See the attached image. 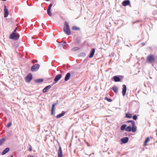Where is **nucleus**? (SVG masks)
<instances>
[{"label": "nucleus", "instance_id": "nucleus-23", "mask_svg": "<svg viewBox=\"0 0 157 157\" xmlns=\"http://www.w3.org/2000/svg\"><path fill=\"white\" fill-rule=\"evenodd\" d=\"M72 29L74 30H80L79 28L75 26H73Z\"/></svg>", "mask_w": 157, "mask_h": 157}, {"label": "nucleus", "instance_id": "nucleus-12", "mask_svg": "<svg viewBox=\"0 0 157 157\" xmlns=\"http://www.w3.org/2000/svg\"><path fill=\"white\" fill-rule=\"evenodd\" d=\"M95 50L94 48H93L91 49V51H90V54L89 56L90 58H92L93 56L95 53Z\"/></svg>", "mask_w": 157, "mask_h": 157}, {"label": "nucleus", "instance_id": "nucleus-16", "mask_svg": "<svg viewBox=\"0 0 157 157\" xmlns=\"http://www.w3.org/2000/svg\"><path fill=\"white\" fill-rule=\"evenodd\" d=\"M10 150L9 148L7 147L6 148L2 153V155H4L7 153Z\"/></svg>", "mask_w": 157, "mask_h": 157}, {"label": "nucleus", "instance_id": "nucleus-31", "mask_svg": "<svg viewBox=\"0 0 157 157\" xmlns=\"http://www.w3.org/2000/svg\"><path fill=\"white\" fill-rule=\"evenodd\" d=\"M52 6V4H50L47 10H51Z\"/></svg>", "mask_w": 157, "mask_h": 157}, {"label": "nucleus", "instance_id": "nucleus-35", "mask_svg": "<svg viewBox=\"0 0 157 157\" xmlns=\"http://www.w3.org/2000/svg\"><path fill=\"white\" fill-rule=\"evenodd\" d=\"M37 62V60H36L35 62Z\"/></svg>", "mask_w": 157, "mask_h": 157}, {"label": "nucleus", "instance_id": "nucleus-6", "mask_svg": "<svg viewBox=\"0 0 157 157\" xmlns=\"http://www.w3.org/2000/svg\"><path fill=\"white\" fill-rule=\"evenodd\" d=\"M33 76L32 74H29L27 76L25 79L26 82H29L32 79Z\"/></svg>", "mask_w": 157, "mask_h": 157}, {"label": "nucleus", "instance_id": "nucleus-22", "mask_svg": "<svg viewBox=\"0 0 157 157\" xmlns=\"http://www.w3.org/2000/svg\"><path fill=\"white\" fill-rule=\"evenodd\" d=\"M131 129H132V126H129L127 127H126V128L125 130L126 131L130 132V131H131Z\"/></svg>", "mask_w": 157, "mask_h": 157}, {"label": "nucleus", "instance_id": "nucleus-14", "mask_svg": "<svg viewBox=\"0 0 157 157\" xmlns=\"http://www.w3.org/2000/svg\"><path fill=\"white\" fill-rule=\"evenodd\" d=\"M71 76V74L69 73H68L65 76L64 80L65 81H68L70 78Z\"/></svg>", "mask_w": 157, "mask_h": 157}, {"label": "nucleus", "instance_id": "nucleus-18", "mask_svg": "<svg viewBox=\"0 0 157 157\" xmlns=\"http://www.w3.org/2000/svg\"><path fill=\"white\" fill-rule=\"evenodd\" d=\"M122 5L124 6H125L130 4L129 1H124L122 2Z\"/></svg>", "mask_w": 157, "mask_h": 157}, {"label": "nucleus", "instance_id": "nucleus-28", "mask_svg": "<svg viewBox=\"0 0 157 157\" xmlns=\"http://www.w3.org/2000/svg\"><path fill=\"white\" fill-rule=\"evenodd\" d=\"M5 139L4 138H2L0 140V146L2 145L4 142Z\"/></svg>", "mask_w": 157, "mask_h": 157}, {"label": "nucleus", "instance_id": "nucleus-15", "mask_svg": "<svg viewBox=\"0 0 157 157\" xmlns=\"http://www.w3.org/2000/svg\"><path fill=\"white\" fill-rule=\"evenodd\" d=\"M51 88V86L50 85H48L46 87H45L43 90V93L46 92L47 91H48L50 88Z\"/></svg>", "mask_w": 157, "mask_h": 157}, {"label": "nucleus", "instance_id": "nucleus-4", "mask_svg": "<svg viewBox=\"0 0 157 157\" xmlns=\"http://www.w3.org/2000/svg\"><path fill=\"white\" fill-rule=\"evenodd\" d=\"M127 122H131L132 125L131 131L133 132H136V128L135 125V122L132 121H128Z\"/></svg>", "mask_w": 157, "mask_h": 157}, {"label": "nucleus", "instance_id": "nucleus-9", "mask_svg": "<svg viewBox=\"0 0 157 157\" xmlns=\"http://www.w3.org/2000/svg\"><path fill=\"white\" fill-rule=\"evenodd\" d=\"M122 94L123 96H124L126 93L127 88L126 85L124 84L122 85Z\"/></svg>", "mask_w": 157, "mask_h": 157}, {"label": "nucleus", "instance_id": "nucleus-34", "mask_svg": "<svg viewBox=\"0 0 157 157\" xmlns=\"http://www.w3.org/2000/svg\"><path fill=\"white\" fill-rule=\"evenodd\" d=\"M27 157H34L33 156H27Z\"/></svg>", "mask_w": 157, "mask_h": 157}, {"label": "nucleus", "instance_id": "nucleus-5", "mask_svg": "<svg viewBox=\"0 0 157 157\" xmlns=\"http://www.w3.org/2000/svg\"><path fill=\"white\" fill-rule=\"evenodd\" d=\"M40 65L38 64H36L33 66L31 67V70L32 71H37L39 68Z\"/></svg>", "mask_w": 157, "mask_h": 157}, {"label": "nucleus", "instance_id": "nucleus-13", "mask_svg": "<svg viewBox=\"0 0 157 157\" xmlns=\"http://www.w3.org/2000/svg\"><path fill=\"white\" fill-rule=\"evenodd\" d=\"M56 103H55L52 105V108L51 110V115H53L54 114V111L55 110V105H56Z\"/></svg>", "mask_w": 157, "mask_h": 157}, {"label": "nucleus", "instance_id": "nucleus-27", "mask_svg": "<svg viewBox=\"0 0 157 157\" xmlns=\"http://www.w3.org/2000/svg\"><path fill=\"white\" fill-rule=\"evenodd\" d=\"M47 12L48 14L50 16H52V14L51 11V10H47Z\"/></svg>", "mask_w": 157, "mask_h": 157}, {"label": "nucleus", "instance_id": "nucleus-33", "mask_svg": "<svg viewBox=\"0 0 157 157\" xmlns=\"http://www.w3.org/2000/svg\"><path fill=\"white\" fill-rule=\"evenodd\" d=\"M32 150V147L31 146L29 149L28 150L29 151H31Z\"/></svg>", "mask_w": 157, "mask_h": 157}, {"label": "nucleus", "instance_id": "nucleus-26", "mask_svg": "<svg viewBox=\"0 0 157 157\" xmlns=\"http://www.w3.org/2000/svg\"><path fill=\"white\" fill-rule=\"evenodd\" d=\"M44 80L43 79H39L36 80L35 82L37 83L41 82H43Z\"/></svg>", "mask_w": 157, "mask_h": 157}, {"label": "nucleus", "instance_id": "nucleus-11", "mask_svg": "<svg viewBox=\"0 0 157 157\" xmlns=\"http://www.w3.org/2000/svg\"><path fill=\"white\" fill-rule=\"evenodd\" d=\"M121 141L123 144L127 143L128 141V137H125L121 139Z\"/></svg>", "mask_w": 157, "mask_h": 157}, {"label": "nucleus", "instance_id": "nucleus-21", "mask_svg": "<svg viewBox=\"0 0 157 157\" xmlns=\"http://www.w3.org/2000/svg\"><path fill=\"white\" fill-rule=\"evenodd\" d=\"M150 141V139L149 137L147 138L145 141V142L144 143V146H146L147 145V143H148V142Z\"/></svg>", "mask_w": 157, "mask_h": 157}, {"label": "nucleus", "instance_id": "nucleus-32", "mask_svg": "<svg viewBox=\"0 0 157 157\" xmlns=\"http://www.w3.org/2000/svg\"><path fill=\"white\" fill-rule=\"evenodd\" d=\"M12 123L11 122H10L7 125V127L9 128L10 127Z\"/></svg>", "mask_w": 157, "mask_h": 157}, {"label": "nucleus", "instance_id": "nucleus-1", "mask_svg": "<svg viewBox=\"0 0 157 157\" xmlns=\"http://www.w3.org/2000/svg\"><path fill=\"white\" fill-rule=\"evenodd\" d=\"M17 28H16L13 32L10 35V38L15 40H17L19 37V34L17 33Z\"/></svg>", "mask_w": 157, "mask_h": 157}, {"label": "nucleus", "instance_id": "nucleus-30", "mask_svg": "<svg viewBox=\"0 0 157 157\" xmlns=\"http://www.w3.org/2000/svg\"><path fill=\"white\" fill-rule=\"evenodd\" d=\"M132 117L133 119L135 120H136L137 118V116L136 115L133 116Z\"/></svg>", "mask_w": 157, "mask_h": 157}, {"label": "nucleus", "instance_id": "nucleus-19", "mask_svg": "<svg viewBox=\"0 0 157 157\" xmlns=\"http://www.w3.org/2000/svg\"><path fill=\"white\" fill-rule=\"evenodd\" d=\"M113 79L115 82L120 81L121 80L120 78L117 76H114L113 77Z\"/></svg>", "mask_w": 157, "mask_h": 157}, {"label": "nucleus", "instance_id": "nucleus-25", "mask_svg": "<svg viewBox=\"0 0 157 157\" xmlns=\"http://www.w3.org/2000/svg\"><path fill=\"white\" fill-rule=\"evenodd\" d=\"M126 117L128 118H131L132 117V114L130 113H127L126 115Z\"/></svg>", "mask_w": 157, "mask_h": 157}, {"label": "nucleus", "instance_id": "nucleus-3", "mask_svg": "<svg viewBox=\"0 0 157 157\" xmlns=\"http://www.w3.org/2000/svg\"><path fill=\"white\" fill-rule=\"evenodd\" d=\"M64 25L65 26L63 28V31L66 34L69 35L71 34V33L68 22L65 21L64 23Z\"/></svg>", "mask_w": 157, "mask_h": 157}, {"label": "nucleus", "instance_id": "nucleus-8", "mask_svg": "<svg viewBox=\"0 0 157 157\" xmlns=\"http://www.w3.org/2000/svg\"><path fill=\"white\" fill-rule=\"evenodd\" d=\"M4 17H8L9 15V11L6 5H4Z\"/></svg>", "mask_w": 157, "mask_h": 157}, {"label": "nucleus", "instance_id": "nucleus-2", "mask_svg": "<svg viewBox=\"0 0 157 157\" xmlns=\"http://www.w3.org/2000/svg\"><path fill=\"white\" fill-rule=\"evenodd\" d=\"M147 62L148 63H153L155 62V57L152 54H150L147 57Z\"/></svg>", "mask_w": 157, "mask_h": 157}, {"label": "nucleus", "instance_id": "nucleus-29", "mask_svg": "<svg viewBox=\"0 0 157 157\" xmlns=\"http://www.w3.org/2000/svg\"><path fill=\"white\" fill-rule=\"evenodd\" d=\"M105 99L109 102H111L112 101V100L111 99L107 97H105Z\"/></svg>", "mask_w": 157, "mask_h": 157}, {"label": "nucleus", "instance_id": "nucleus-24", "mask_svg": "<svg viewBox=\"0 0 157 157\" xmlns=\"http://www.w3.org/2000/svg\"><path fill=\"white\" fill-rule=\"evenodd\" d=\"M126 126H127L126 124H124L123 125L121 128V130L122 131H123L125 129V128H126Z\"/></svg>", "mask_w": 157, "mask_h": 157}, {"label": "nucleus", "instance_id": "nucleus-20", "mask_svg": "<svg viewBox=\"0 0 157 157\" xmlns=\"http://www.w3.org/2000/svg\"><path fill=\"white\" fill-rule=\"evenodd\" d=\"M112 89L113 91L116 93H117L118 92V88L116 86L113 87L112 88Z\"/></svg>", "mask_w": 157, "mask_h": 157}, {"label": "nucleus", "instance_id": "nucleus-7", "mask_svg": "<svg viewBox=\"0 0 157 157\" xmlns=\"http://www.w3.org/2000/svg\"><path fill=\"white\" fill-rule=\"evenodd\" d=\"M63 153L62 148L60 145L59 146V147L58 151V157H63Z\"/></svg>", "mask_w": 157, "mask_h": 157}, {"label": "nucleus", "instance_id": "nucleus-10", "mask_svg": "<svg viewBox=\"0 0 157 157\" xmlns=\"http://www.w3.org/2000/svg\"><path fill=\"white\" fill-rule=\"evenodd\" d=\"M62 75L61 74H58L54 78V81L57 82L59 81L62 77Z\"/></svg>", "mask_w": 157, "mask_h": 157}, {"label": "nucleus", "instance_id": "nucleus-17", "mask_svg": "<svg viewBox=\"0 0 157 157\" xmlns=\"http://www.w3.org/2000/svg\"><path fill=\"white\" fill-rule=\"evenodd\" d=\"M65 113V111H63L61 113L58 114L56 116V117L57 118H59L62 117H63Z\"/></svg>", "mask_w": 157, "mask_h": 157}]
</instances>
